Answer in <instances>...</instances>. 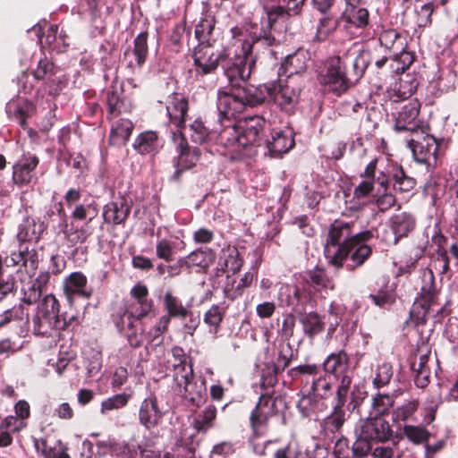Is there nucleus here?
I'll list each match as a JSON object with an SVG mask.
<instances>
[{
    "label": "nucleus",
    "instance_id": "obj_29",
    "mask_svg": "<svg viewBox=\"0 0 458 458\" xmlns=\"http://www.w3.org/2000/svg\"><path fill=\"white\" fill-rule=\"evenodd\" d=\"M324 369L327 375L333 378L352 373L349 358L344 351L331 353L324 361Z\"/></svg>",
    "mask_w": 458,
    "mask_h": 458
},
{
    "label": "nucleus",
    "instance_id": "obj_55",
    "mask_svg": "<svg viewBox=\"0 0 458 458\" xmlns=\"http://www.w3.org/2000/svg\"><path fill=\"white\" fill-rule=\"evenodd\" d=\"M334 379L337 381L335 404L344 406L352 386V373L344 374Z\"/></svg>",
    "mask_w": 458,
    "mask_h": 458
},
{
    "label": "nucleus",
    "instance_id": "obj_63",
    "mask_svg": "<svg viewBox=\"0 0 458 458\" xmlns=\"http://www.w3.org/2000/svg\"><path fill=\"white\" fill-rule=\"evenodd\" d=\"M243 288L237 280L229 275L226 276V281L224 285V294L230 300H234L242 294Z\"/></svg>",
    "mask_w": 458,
    "mask_h": 458
},
{
    "label": "nucleus",
    "instance_id": "obj_16",
    "mask_svg": "<svg viewBox=\"0 0 458 458\" xmlns=\"http://www.w3.org/2000/svg\"><path fill=\"white\" fill-rule=\"evenodd\" d=\"M356 432H360L361 437L370 441L385 442L390 439L393 430L383 417L369 415L365 420L357 425Z\"/></svg>",
    "mask_w": 458,
    "mask_h": 458
},
{
    "label": "nucleus",
    "instance_id": "obj_7",
    "mask_svg": "<svg viewBox=\"0 0 458 458\" xmlns=\"http://www.w3.org/2000/svg\"><path fill=\"white\" fill-rule=\"evenodd\" d=\"M304 1L305 0H259L262 4V8L260 10L262 13L260 27H258L255 23L251 27L250 30H245V33H247L250 38L249 41L252 45L256 42L262 41L267 46H271L276 41V38L272 34V31H275L273 29V23L276 22L277 14L274 10L275 5L273 4L268 6V4L278 3L279 5L277 8L284 7L289 15H296L301 12ZM242 30H243L242 29ZM243 36L244 31H242V36L240 38L243 39ZM244 39L248 40V38H245Z\"/></svg>",
    "mask_w": 458,
    "mask_h": 458
},
{
    "label": "nucleus",
    "instance_id": "obj_54",
    "mask_svg": "<svg viewBox=\"0 0 458 458\" xmlns=\"http://www.w3.org/2000/svg\"><path fill=\"white\" fill-rule=\"evenodd\" d=\"M393 397L388 394H377L373 398L371 403V411L369 415L382 417L393 406Z\"/></svg>",
    "mask_w": 458,
    "mask_h": 458
},
{
    "label": "nucleus",
    "instance_id": "obj_22",
    "mask_svg": "<svg viewBox=\"0 0 458 458\" xmlns=\"http://www.w3.org/2000/svg\"><path fill=\"white\" fill-rule=\"evenodd\" d=\"M164 412L159 408L155 395L145 398L139 407V422L146 429H151L159 425Z\"/></svg>",
    "mask_w": 458,
    "mask_h": 458
},
{
    "label": "nucleus",
    "instance_id": "obj_59",
    "mask_svg": "<svg viewBox=\"0 0 458 458\" xmlns=\"http://www.w3.org/2000/svg\"><path fill=\"white\" fill-rule=\"evenodd\" d=\"M419 402L417 400H411L398 407L393 415V419L395 421L407 420L413 418L414 413L418 410Z\"/></svg>",
    "mask_w": 458,
    "mask_h": 458
},
{
    "label": "nucleus",
    "instance_id": "obj_13",
    "mask_svg": "<svg viewBox=\"0 0 458 458\" xmlns=\"http://www.w3.org/2000/svg\"><path fill=\"white\" fill-rule=\"evenodd\" d=\"M302 84L297 78L278 79L265 86L268 97L285 113H291L297 106Z\"/></svg>",
    "mask_w": 458,
    "mask_h": 458
},
{
    "label": "nucleus",
    "instance_id": "obj_9",
    "mask_svg": "<svg viewBox=\"0 0 458 458\" xmlns=\"http://www.w3.org/2000/svg\"><path fill=\"white\" fill-rule=\"evenodd\" d=\"M229 123L216 136V142L225 148H247L260 139L262 125L259 119H252L243 124Z\"/></svg>",
    "mask_w": 458,
    "mask_h": 458
},
{
    "label": "nucleus",
    "instance_id": "obj_60",
    "mask_svg": "<svg viewBox=\"0 0 458 458\" xmlns=\"http://www.w3.org/2000/svg\"><path fill=\"white\" fill-rule=\"evenodd\" d=\"M404 436L414 444H420L428 440L429 433L422 427L406 425L403 428Z\"/></svg>",
    "mask_w": 458,
    "mask_h": 458
},
{
    "label": "nucleus",
    "instance_id": "obj_46",
    "mask_svg": "<svg viewBox=\"0 0 458 458\" xmlns=\"http://www.w3.org/2000/svg\"><path fill=\"white\" fill-rule=\"evenodd\" d=\"M341 18L358 29H365L369 25V13L364 7L344 10Z\"/></svg>",
    "mask_w": 458,
    "mask_h": 458
},
{
    "label": "nucleus",
    "instance_id": "obj_10",
    "mask_svg": "<svg viewBox=\"0 0 458 458\" xmlns=\"http://www.w3.org/2000/svg\"><path fill=\"white\" fill-rule=\"evenodd\" d=\"M318 368L316 365H301L291 370L294 378L305 380L309 396H304L298 403V407L304 412L307 410L310 398H327L332 395L333 377L328 375L318 376Z\"/></svg>",
    "mask_w": 458,
    "mask_h": 458
},
{
    "label": "nucleus",
    "instance_id": "obj_44",
    "mask_svg": "<svg viewBox=\"0 0 458 458\" xmlns=\"http://www.w3.org/2000/svg\"><path fill=\"white\" fill-rule=\"evenodd\" d=\"M33 30L37 34H38V32L40 31V26H35L33 28ZM57 31H58L57 25H50L49 28L47 29V32L46 35H44L43 37L38 35L41 45L42 46L47 45L53 50H56L58 52L63 51V49L65 47V42H64L65 36L60 34L59 37L57 38L56 37Z\"/></svg>",
    "mask_w": 458,
    "mask_h": 458
},
{
    "label": "nucleus",
    "instance_id": "obj_24",
    "mask_svg": "<svg viewBox=\"0 0 458 458\" xmlns=\"http://www.w3.org/2000/svg\"><path fill=\"white\" fill-rule=\"evenodd\" d=\"M4 263L7 267H24L28 273H34L38 268V255L29 244H21L18 251H13L5 258Z\"/></svg>",
    "mask_w": 458,
    "mask_h": 458
},
{
    "label": "nucleus",
    "instance_id": "obj_62",
    "mask_svg": "<svg viewBox=\"0 0 458 458\" xmlns=\"http://www.w3.org/2000/svg\"><path fill=\"white\" fill-rule=\"evenodd\" d=\"M174 253V242L167 240L161 239L157 242L156 254L159 259L165 261H170Z\"/></svg>",
    "mask_w": 458,
    "mask_h": 458
},
{
    "label": "nucleus",
    "instance_id": "obj_36",
    "mask_svg": "<svg viewBox=\"0 0 458 458\" xmlns=\"http://www.w3.org/2000/svg\"><path fill=\"white\" fill-rule=\"evenodd\" d=\"M43 231L42 223L34 219H26L19 226L17 239L21 244L25 245L27 243L30 245L33 242H38Z\"/></svg>",
    "mask_w": 458,
    "mask_h": 458
},
{
    "label": "nucleus",
    "instance_id": "obj_27",
    "mask_svg": "<svg viewBox=\"0 0 458 458\" xmlns=\"http://www.w3.org/2000/svg\"><path fill=\"white\" fill-rule=\"evenodd\" d=\"M293 145V134L292 130L288 128L274 131L271 140L267 141V148L269 156L272 157H281L284 153H287Z\"/></svg>",
    "mask_w": 458,
    "mask_h": 458
},
{
    "label": "nucleus",
    "instance_id": "obj_28",
    "mask_svg": "<svg viewBox=\"0 0 458 458\" xmlns=\"http://www.w3.org/2000/svg\"><path fill=\"white\" fill-rule=\"evenodd\" d=\"M38 164V159L36 156L28 154L22 157L13 166V180L15 183L26 184L32 181L34 178V170Z\"/></svg>",
    "mask_w": 458,
    "mask_h": 458
},
{
    "label": "nucleus",
    "instance_id": "obj_26",
    "mask_svg": "<svg viewBox=\"0 0 458 458\" xmlns=\"http://www.w3.org/2000/svg\"><path fill=\"white\" fill-rule=\"evenodd\" d=\"M391 234L386 238L387 244H396L400 238L407 236L415 225V220L411 214H395L390 218Z\"/></svg>",
    "mask_w": 458,
    "mask_h": 458
},
{
    "label": "nucleus",
    "instance_id": "obj_64",
    "mask_svg": "<svg viewBox=\"0 0 458 458\" xmlns=\"http://www.w3.org/2000/svg\"><path fill=\"white\" fill-rule=\"evenodd\" d=\"M275 458H306V456L293 444L278 449L275 453Z\"/></svg>",
    "mask_w": 458,
    "mask_h": 458
},
{
    "label": "nucleus",
    "instance_id": "obj_33",
    "mask_svg": "<svg viewBox=\"0 0 458 458\" xmlns=\"http://www.w3.org/2000/svg\"><path fill=\"white\" fill-rule=\"evenodd\" d=\"M216 418V408L209 404L191 418V426L198 432L206 434L214 428Z\"/></svg>",
    "mask_w": 458,
    "mask_h": 458
},
{
    "label": "nucleus",
    "instance_id": "obj_31",
    "mask_svg": "<svg viewBox=\"0 0 458 458\" xmlns=\"http://www.w3.org/2000/svg\"><path fill=\"white\" fill-rule=\"evenodd\" d=\"M166 111L170 122L180 131L184 124L185 115L188 111V103L186 99L178 94H174L169 98L166 105Z\"/></svg>",
    "mask_w": 458,
    "mask_h": 458
},
{
    "label": "nucleus",
    "instance_id": "obj_3",
    "mask_svg": "<svg viewBox=\"0 0 458 458\" xmlns=\"http://www.w3.org/2000/svg\"><path fill=\"white\" fill-rule=\"evenodd\" d=\"M369 62V54L358 44H353L343 57L332 56L327 59L318 81L328 91L339 96L360 81Z\"/></svg>",
    "mask_w": 458,
    "mask_h": 458
},
{
    "label": "nucleus",
    "instance_id": "obj_58",
    "mask_svg": "<svg viewBox=\"0 0 458 458\" xmlns=\"http://www.w3.org/2000/svg\"><path fill=\"white\" fill-rule=\"evenodd\" d=\"M130 397V394H118L104 400L101 403V413L105 414L110 411L124 407L128 403Z\"/></svg>",
    "mask_w": 458,
    "mask_h": 458
},
{
    "label": "nucleus",
    "instance_id": "obj_15",
    "mask_svg": "<svg viewBox=\"0 0 458 458\" xmlns=\"http://www.w3.org/2000/svg\"><path fill=\"white\" fill-rule=\"evenodd\" d=\"M192 56L196 75L203 76L216 72L225 57V53L223 50L215 49L213 45H198Z\"/></svg>",
    "mask_w": 458,
    "mask_h": 458
},
{
    "label": "nucleus",
    "instance_id": "obj_1",
    "mask_svg": "<svg viewBox=\"0 0 458 458\" xmlns=\"http://www.w3.org/2000/svg\"><path fill=\"white\" fill-rule=\"evenodd\" d=\"M232 37L241 45V50L236 51L225 67V74L233 89L229 92L220 90L217 94L216 106L219 113V121H227L242 113L247 106H253L259 102L252 91V88H245L246 83L255 67L256 60L252 54V44L247 39H242V28L234 27L231 30Z\"/></svg>",
    "mask_w": 458,
    "mask_h": 458
},
{
    "label": "nucleus",
    "instance_id": "obj_42",
    "mask_svg": "<svg viewBox=\"0 0 458 458\" xmlns=\"http://www.w3.org/2000/svg\"><path fill=\"white\" fill-rule=\"evenodd\" d=\"M346 420V412L343 405L335 404L332 412L324 419L321 427L326 434L337 432Z\"/></svg>",
    "mask_w": 458,
    "mask_h": 458
},
{
    "label": "nucleus",
    "instance_id": "obj_52",
    "mask_svg": "<svg viewBox=\"0 0 458 458\" xmlns=\"http://www.w3.org/2000/svg\"><path fill=\"white\" fill-rule=\"evenodd\" d=\"M169 324V316H161L160 318L152 321L149 327L144 323L146 337L149 342H153L158 339L167 330Z\"/></svg>",
    "mask_w": 458,
    "mask_h": 458
},
{
    "label": "nucleus",
    "instance_id": "obj_45",
    "mask_svg": "<svg viewBox=\"0 0 458 458\" xmlns=\"http://www.w3.org/2000/svg\"><path fill=\"white\" fill-rule=\"evenodd\" d=\"M300 322L302 325L303 333L310 338H313L322 332L325 327V323L320 316L313 311L303 314L300 318Z\"/></svg>",
    "mask_w": 458,
    "mask_h": 458
},
{
    "label": "nucleus",
    "instance_id": "obj_12",
    "mask_svg": "<svg viewBox=\"0 0 458 458\" xmlns=\"http://www.w3.org/2000/svg\"><path fill=\"white\" fill-rule=\"evenodd\" d=\"M59 304L55 297L47 294L39 301L36 312L31 319L32 332L36 335L49 337L61 327L58 317Z\"/></svg>",
    "mask_w": 458,
    "mask_h": 458
},
{
    "label": "nucleus",
    "instance_id": "obj_35",
    "mask_svg": "<svg viewBox=\"0 0 458 458\" xmlns=\"http://www.w3.org/2000/svg\"><path fill=\"white\" fill-rule=\"evenodd\" d=\"M148 35L146 32L140 33L134 39V47L131 51L125 52V58L128 59V66L133 67L134 61L138 67H141L148 55Z\"/></svg>",
    "mask_w": 458,
    "mask_h": 458
},
{
    "label": "nucleus",
    "instance_id": "obj_32",
    "mask_svg": "<svg viewBox=\"0 0 458 458\" xmlns=\"http://www.w3.org/2000/svg\"><path fill=\"white\" fill-rule=\"evenodd\" d=\"M215 261V253L210 249L197 250L192 251L187 257L181 258L180 263L184 264L185 267L191 269L198 267L199 271H206Z\"/></svg>",
    "mask_w": 458,
    "mask_h": 458
},
{
    "label": "nucleus",
    "instance_id": "obj_4",
    "mask_svg": "<svg viewBox=\"0 0 458 458\" xmlns=\"http://www.w3.org/2000/svg\"><path fill=\"white\" fill-rule=\"evenodd\" d=\"M171 353L172 359L168 360V363L173 367V377L178 393L193 406H202L207 399L205 380H194L192 366L188 362L182 348L174 346Z\"/></svg>",
    "mask_w": 458,
    "mask_h": 458
},
{
    "label": "nucleus",
    "instance_id": "obj_5",
    "mask_svg": "<svg viewBox=\"0 0 458 458\" xmlns=\"http://www.w3.org/2000/svg\"><path fill=\"white\" fill-rule=\"evenodd\" d=\"M370 201L381 211H386L395 204V197L389 191V174L385 171H380L375 180H362L354 188L353 196L347 202V207L352 211L359 212Z\"/></svg>",
    "mask_w": 458,
    "mask_h": 458
},
{
    "label": "nucleus",
    "instance_id": "obj_56",
    "mask_svg": "<svg viewBox=\"0 0 458 458\" xmlns=\"http://www.w3.org/2000/svg\"><path fill=\"white\" fill-rule=\"evenodd\" d=\"M225 314V308L212 305L204 315V322L210 327L209 331L216 333Z\"/></svg>",
    "mask_w": 458,
    "mask_h": 458
},
{
    "label": "nucleus",
    "instance_id": "obj_41",
    "mask_svg": "<svg viewBox=\"0 0 458 458\" xmlns=\"http://www.w3.org/2000/svg\"><path fill=\"white\" fill-rule=\"evenodd\" d=\"M133 130L132 123L128 119H119L112 124L110 140L113 144H124Z\"/></svg>",
    "mask_w": 458,
    "mask_h": 458
},
{
    "label": "nucleus",
    "instance_id": "obj_23",
    "mask_svg": "<svg viewBox=\"0 0 458 458\" xmlns=\"http://www.w3.org/2000/svg\"><path fill=\"white\" fill-rule=\"evenodd\" d=\"M333 289L334 284L321 270L310 272L301 286V290L307 293L310 298L325 297V294Z\"/></svg>",
    "mask_w": 458,
    "mask_h": 458
},
{
    "label": "nucleus",
    "instance_id": "obj_51",
    "mask_svg": "<svg viewBox=\"0 0 458 458\" xmlns=\"http://www.w3.org/2000/svg\"><path fill=\"white\" fill-rule=\"evenodd\" d=\"M189 131L191 140L198 144H204L215 137V132L211 131L199 119L190 124Z\"/></svg>",
    "mask_w": 458,
    "mask_h": 458
},
{
    "label": "nucleus",
    "instance_id": "obj_50",
    "mask_svg": "<svg viewBox=\"0 0 458 458\" xmlns=\"http://www.w3.org/2000/svg\"><path fill=\"white\" fill-rule=\"evenodd\" d=\"M49 275L42 273L32 282L27 289H24L23 301L29 304L38 301L42 293V286L47 283Z\"/></svg>",
    "mask_w": 458,
    "mask_h": 458
},
{
    "label": "nucleus",
    "instance_id": "obj_2",
    "mask_svg": "<svg viewBox=\"0 0 458 458\" xmlns=\"http://www.w3.org/2000/svg\"><path fill=\"white\" fill-rule=\"evenodd\" d=\"M353 224L335 220L330 226L324 253L327 261L336 267L350 260L349 269L361 266L371 255V247L367 243L373 237L370 230L353 233Z\"/></svg>",
    "mask_w": 458,
    "mask_h": 458
},
{
    "label": "nucleus",
    "instance_id": "obj_37",
    "mask_svg": "<svg viewBox=\"0 0 458 458\" xmlns=\"http://www.w3.org/2000/svg\"><path fill=\"white\" fill-rule=\"evenodd\" d=\"M379 41L393 55H397L407 47L406 37L394 30H384L379 36Z\"/></svg>",
    "mask_w": 458,
    "mask_h": 458
},
{
    "label": "nucleus",
    "instance_id": "obj_18",
    "mask_svg": "<svg viewBox=\"0 0 458 458\" xmlns=\"http://www.w3.org/2000/svg\"><path fill=\"white\" fill-rule=\"evenodd\" d=\"M267 355V363L272 364V373L276 375L277 373L284 371L289 365L293 353L289 343L279 340L275 343L271 353L268 352ZM275 382V376H269L267 377V384L274 385Z\"/></svg>",
    "mask_w": 458,
    "mask_h": 458
},
{
    "label": "nucleus",
    "instance_id": "obj_61",
    "mask_svg": "<svg viewBox=\"0 0 458 458\" xmlns=\"http://www.w3.org/2000/svg\"><path fill=\"white\" fill-rule=\"evenodd\" d=\"M441 403L440 394L437 391L430 394L425 403V411H427L424 420L427 424L431 423L435 420V412Z\"/></svg>",
    "mask_w": 458,
    "mask_h": 458
},
{
    "label": "nucleus",
    "instance_id": "obj_25",
    "mask_svg": "<svg viewBox=\"0 0 458 458\" xmlns=\"http://www.w3.org/2000/svg\"><path fill=\"white\" fill-rule=\"evenodd\" d=\"M409 146L411 148L417 162L428 165H430L432 161L436 162L438 145L434 137L427 135L422 141L411 139L409 141Z\"/></svg>",
    "mask_w": 458,
    "mask_h": 458
},
{
    "label": "nucleus",
    "instance_id": "obj_49",
    "mask_svg": "<svg viewBox=\"0 0 458 458\" xmlns=\"http://www.w3.org/2000/svg\"><path fill=\"white\" fill-rule=\"evenodd\" d=\"M65 239L71 243L72 246H75L79 243L86 242V240L91 235L92 231L88 224H85L81 227L74 226L73 224L66 225L64 230Z\"/></svg>",
    "mask_w": 458,
    "mask_h": 458
},
{
    "label": "nucleus",
    "instance_id": "obj_48",
    "mask_svg": "<svg viewBox=\"0 0 458 458\" xmlns=\"http://www.w3.org/2000/svg\"><path fill=\"white\" fill-rule=\"evenodd\" d=\"M221 260H223V266L227 275H229L230 272L233 274L237 273L243 264V260L235 247H228L226 250H223Z\"/></svg>",
    "mask_w": 458,
    "mask_h": 458
},
{
    "label": "nucleus",
    "instance_id": "obj_57",
    "mask_svg": "<svg viewBox=\"0 0 458 458\" xmlns=\"http://www.w3.org/2000/svg\"><path fill=\"white\" fill-rule=\"evenodd\" d=\"M12 321L28 322V311L20 305L7 310L4 313L0 314V327Z\"/></svg>",
    "mask_w": 458,
    "mask_h": 458
},
{
    "label": "nucleus",
    "instance_id": "obj_19",
    "mask_svg": "<svg viewBox=\"0 0 458 458\" xmlns=\"http://www.w3.org/2000/svg\"><path fill=\"white\" fill-rule=\"evenodd\" d=\"M216 18L213 13L206 10L201 13L195 24V37L199 42L198 45H214L220 35V31L216 28Z\"/></svg>",
    "mask_w": 458,
    "mask_h": 458
},
{
    "label": "nucleus",
    "instance_id": "obj_47",
    "mask_svg": "<svg viewBox=\"0 0 458 458\" xmlns=\"http://www.w3.org/2000/svg\"><path fill=\"white\" fill-rule=\"evenodd\" d=\"M57 69L54 66V64L45 59H40L37 68L33 72V75L36 80H44L48 83L60 82V78L56 76Z\"/></svg>",
    "mask_w": 458,
    "mask_h": 458
},
{
    "label": "nucleus",
    "instance_id": "obj_21",
    "mask_svg": "<svg viewBox=\"0 0 458 458\" xmlns=\"http://www.w3.org/2000/svg\"><path fill=\"white\" fill-rule=\"evenodd\" d=\"M64 293L70 303L76 298L89 299L92 294L88 279L81 272H72L64 280Z\"/></svg>",
    "mask_w": 458,
    "mask_h": 458
},
{
    "label": "nucleus",
    "instance_id": "obj_8",
    "mask_svg": "<svg viewBox=\"0 0 458 458\" xmlns=\"http://www.w3.org/2000/svg\"><path fill=\"white\" fill-rule=\"evenodd\" d=\"M432 268L425 269L421 276V288L416 298L411 313H417L420 319H425L437 304V291L435 284L433 269L439 274H445L449 269V259L446 251L438 250L431 263Z\"/></svg>",
    "mask_w": 458,
    "mask_h": 458
},
{
    "label": "nucleus",
    "instance_id": "obj_14",
    "mask_svg": "<svg viewBox=\"0 0 458 458\" xmlns=\"http://www.w3.org/2000/svg\"><path fill=\"white\" fill-rule=\"evenodd\" d=\"M282 403L281 399L273 398L268 394H262L259 397V401L250 417L251 428L255 435L265 434L268 419L278 411V406Z\"/></svg>",
    "mask_w": 458,
    "mask_h": 458
},
{
    "label": "nucleus",
    "instance_id": "obj_38",
    "mask_svg": "<svg viewBox=\"0 0 458 458\" xmlns=\"http://www.w3.org/2000/svg\"><path fill=\"white\" fill-rule=\"evenodd\" d=\"M162 147V142L155 131L140 133L133 143V148L141 155L154 154Z\"/></svg>",
    "mask_w": 458,
    "mask_h": 458
},
{
    "label": "nucleus",
    "instance_id": "obj_11",
    "mask_svg": "<svg viewBox=\"0 0 458 458\" xmlns=\"http://www.w3.org/2000/svg\"><path fill=\"white\" fill-rule=\"evenodd\" d=\"M97 447L103 452H110L116 458H158L159 454L154 448V442L144 437L139 441L131 437L127 441L119 443L115 438H107L97 443Z\"/></svg>",
    "mask_w": 458,
    "mask_h": 458
},
{
    "label": "nucleus",
    "instance_id": "obj_53",
    "mask_svg": "<svg viewBox=\"0 0 458 458\" xmlns=\"http://www.w3.org/2000/svg\"><path fill=\"white\" fill-rule=\"evenodd\" d=\"M393 367L389 362L381 361L377 365L373 385L377 387H382L387 385L393 377Z\"/></svg>",
    "mask_w": 458,
    "mask_h": 458
},
{
    "label": "nucleus",
    "instance_id": "obj_6",
    "mask_svg": "<svg viewBox=\"0 0 458 458\" xmlns=\"http://www.w3.org/2000/svg\"><path fill=\"white\" fill-rule=\"evenodd\" d=\"M131 301L126 313L121 318L120 330L126 335L131 346L138 347L143 340L144 324L138 330V320L148 314L152 309V301L148 298L145 285L137 284L131 290Z\"/></svg>",
    "mask_w": 458,
    "mask_h": 458
},
{
    "label": "nucleus",
    "instance_id": "obj_17",
    "mask_svg": "<svg viewBox=\"0 0 458 458\" xmlns=\"http://www.w3.org/2000/svg\"><path fill=\"white\" fill-rule=\"evenodd\" d=\"M172 140L178 153L175 163V175L183 170L192 167L199 160V150L197 148H190L187 140L179 130L172 132Z\"/></svg>",
    "mask_w": 458,
    "mask_h": 458
},
{
    "label": "nucleus",
    "instance_id": "obj_34",
    "mask_svg": "<svg viewBox=\"0 0 458 458\" xmlns=\"http://www.w3.org/2000/svg\"><path fill=\"white\" fill-rule=\"evenodd\" d=\"M130 213V208L123 198L117 199L104 208L103 216L106 223L119 225L123 223Z\"/></svg>",
    "mask_w": 458,
    "mask_h": 458
},
{
    "label": "nucleus",
    "instance_id": "obj_20",
    "mask_svg": "<svg viewBox=\"0 0 458 458\" xmlns=\"http://www.w3.org/2000/svg\"><path fill=\"white\" fill-rule=\"evenodd\" d=\"M420 105L416 99L409 100L398 111L395 117L394 129L397 131H416L420 128V121L418 118Z\"/></svg>",
    "mask_w": 458,
    "mask_h": 458
},
{
    "label": "nucleus",
    "instance_id": "obj_40",
    "mask_svg": "<svg viewBox=\"0 0 458 458\" xmlns=\"http://www.w3.org/2000/svg\"><path fill=\"white\" fill-rule=\"evenodd\" d=\"M35 448L44 458H71L67 448L60 440L50 445L45 439H38L35 441Z\"/></svg>",
    "mask_w": 458,
    "mask_h": 458
},
{
    "label": "nucleus",
    "instance_id": "obj_43",
    "mask_svg": "<svg viewBox=\"0 0 458 458\" xmlns=\"http://www.w3.org/2000/svg\"><path fill=\"white\" fill-rule=\"evenodd\" d=\"M163 304L165 310L167 311V314L165 316H169V320L171 321V318H185L191 312L182 305V301L178 297L174 296L171 291H166L164 299Z\"/></svg>",
    "mask_w": 458,
    "mask_h": 458
},
{
    "label": "nucleus",
    "instance_id": "obj_30",
    "mask_svg": "<svg viewBox=\"0 0 458 458\" xmlns=\"http://www.w3.org/2000/svg\"><path fill=\"white\" fill-rule=\"evenodd\" d=\"M309 59L307 52L298 50L285 57L280 70L286 74V78H295L294 75L301 74L306 71Z\"/></svg>",
    "mask_w": 458,
    "mask_h": 458
},
{
    "label": "nucleus",
    "instance_id": "obj_39",
    "mask_svg": "<svg viewBox=\"0 0 458 458\" xmlns=\"http://www.w3.org/2000/svg\"><path fill=\"white\" fill-rule=\"evenodd\" d=\"M391 171L386 172L393 177L394 189L399 192H410L415 185L416 181L413 177L408 176L402 166L395 164L391 165Z\"/></svg>",
    "mask_w": 458,
    "mask_h": 458
}]
</instances>
